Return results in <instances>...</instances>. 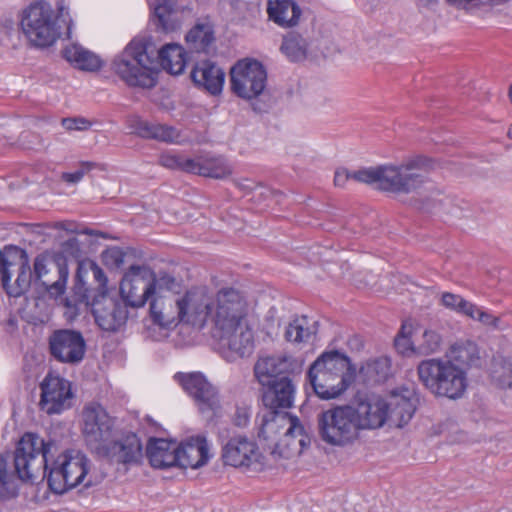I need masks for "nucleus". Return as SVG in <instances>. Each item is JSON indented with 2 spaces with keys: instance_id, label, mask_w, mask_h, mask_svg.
Segmentation results:
<instances>
[{
  "instance_id": "obj_1",
  "label": "nucleus",
  "mask_w": 512,
  "mask_h": 512,
  "mask_svg": "<svg viewBox=\"0 0 512 512\" xmlns=\"http://www.w3.org/2000/svg\"><path fill=\"white\" fill-rule=\"evenodd\" d=\"M52 442H45L35 433H25L14 451L15 473L20 480L33 481L42 475L54 494H63L84 482L89 460L79 451H66L48 467Z\"/></svg>"
},
{
  "instance_id": "obj_2",
  "label": "nucleus",
  "mask_w": 512,
  "mask_h": 512,
  "mask_svg": "<svg viewBox=\"0 0 512 512\" xmlns=\"http://www.w3.org/2000/svg\"><path fill=\"white\" fill-rule=\"evenodd\" d=\"M20 24L29 41L44 48L51 46L63 34L70 37L72 19L61 2L53 8L46 1H35L22 11Z\"/></svg>"
},
{
  "instance_id": "obj_3",
  "label": "nucleus",
  "mask_w": 512,
  "mask_h": 512,
  "mask_svg": "<svg viewBox=\"0 0 512 512\" xmlns=\"http://www.w3.org/2000/svg\"><path fill=\"white\" fill-rule=\"evenodd\" d=\"M355 378L350 358L338 350L323 352L309 367L306 379L322 400L338 398Z\"/></svg>"
},
{
  "instance_id": "obj_4",
  "label": "nucleus",
  "mask_w": 512,
  "mask_h": 512,
  "mask_svg": "<svg viewBox=\"0 0 512 512\" xmlns=\"http://www.w3.org/2000/svg\"><path fill=\"white\" fill-rule=\"evenodd\" d=\"M111 69L129 87H154L159 69L152 43L146 38H134L114 57Z\"/></svg>"
},
{
  "instance_id": "obj_5",
  "label": "nucleus",
  "mask_w": 512,
  "mask_h": 512,
  "mask_svg": "<svg viewBox=\"0 0 512 512\" xmlns=\"http://www.w3.org/2000/svg\"><path fill=\"white\" fill-rule=\"evenodd\" d=\"M431 167V160L416 156L401 165H380L365 169L360 173V180L364 184H375L379 190L409 194L422 186L424 176L417 170H427Z\"/></svg>"
},
{
  "instance_id": "obj_6",
  "label": "nucleus",
  "mask_w": 512,
  "mask_h": 512,
  "mask_svg": "<svg viewBox=\"0 0 512 512\" xmlns=\"http://www.w3.org/2000/svg\"><path fill=\"white\" fill-rule=\"evenodd\" d=\"M417 375L422 385L437 397L456 400L464 395L468 387L465 368L452 360H422L417 366Z\"/></svg>"
},
{
  "instance_id": "obj_7",
  "label": "nucleus",
  "mask_w": 512,
  "mask_h": 512,
  "mask_svg": "<svg viewBox=\"0 0 512 512\" xmlns=\"http://www.w3.org/2000/svg\"><path fill=\"white\" fill-rule=\"evenodd\" d=\"M317 426L320 438L333 446H346L359 436L352 405L335 406L320 412Z\"/></svg>"
},
{
  "instance_id": "obj_8",
  "label": "nucleus",
  "mask_w": 512,
  "mask_h": 512,
  "mask_svg": "<svg viewBox=\"0 0 512 512\" xmlns=\"http://www.w3.org/2000/svg\"><path fill=\"white\" fill-rule=\"evenodd\" d=\"M230 82L235 95L252 100L263 93L267 84V72L258 60L241 59L230 69Z\"/></svg>"
},
{
  "instance_id": "obj_9",
  "label": "nucleus",
  "mask_w": 512,
  "mask_h": 512,
  "mask_svg": "<svg viewBox=\"0 0 512 512\" xmlns=\"http://www.w3.org/2000/svg\"><path fill=\"white\" fill-rule=\"evenodd\" d=\"M246 302L240 292L234 288H223L218 291L216 308L210 317L214 324L213 336L227 333L232 328L247 324Z\"/></svg>"
},
{
  "instance_id": "obj_10",
  "label": "nucleus",
  "mask_w": 512,
  "mask_h": 512,
  "mask_svg": "<svg viewBox=\"0 0 512 512\" xmlns=\"http://www.w3.org/2000/svg\"><path fill=\"white\" fill-rule=\"evenodd\" d=\"M84 441L97 455L116 433L114 419L99 404L91 403L82 411Z\"/></svg>"
},
{
  "instance_id": "obj_11",
  "label": "nucleus",
  "mask_w": 512,
  "mask_h": 512,
  "mask_svg": "<svg viewBox=\"0 0 512 512\" xmlns=\"http://www.w3.org/2000/svg\"><path fill=\"white\" fill-rule=\"evenodd\" d=\"M153 270L145 265H132L120 282L121 299L132 308H140L153 297Z\"/></svg>"
},
{
  "instance_id": "obj_12",
  "label": "nucleus",
  "mask_w": 512,
  "mask_h": 512,
  "mask_svg": "<svg viewBox=\"0 0 512 512\" xmlns=\"http://www.w3.org/2000/svg\"><path fill=\"white\" fill-rule=\"evenodd\" d=\"M15 253L13 258L7 255L0 267L2 286L11 297L23 295L29 290L32 281H34L27 252L15 248Z\"/></svg>"
},
{
  "instance_id": "obj_13",
  "label": "nucleus",
  "mask_w": 512,
  "mask_h": 512,
  "mask_svg": "<svg viewBox=\"0 0 512 512\" xmlns=\"http://www.w3.org/2000/svg\"><path fill=\"white\" fill-rule=\"evenodd\" d=\"M34 282H40L47 293L57 298L64 294L69 275L66 260L46 253L38 254L33 261Z\"/></svg>"
},
{
  "instance_id": "obj_14",
  "label": "nucleus",
  "mask_w": 512,
  "mask_h": 512,
  "mask_svg": "<svg viewBox=\"0 0 512 512\" xmlns=\"http://www.w3.org/2000/svg\"><path fill=\"white\" fill-rule=\"evenodd\" d=\"M282 432L287 438H299L298 444L302 448L310 443L298 417L288 412L268 409L262 416L258 436L265 440H274Z\"/></svg>"
},
{
  "instance_id": "obj_15",
  "label": "nucleus",
  "mask_w": 512,
  "mask_h": 512,
  "mask_svg": "<svg viewBox=\"0 0 512 512\" xmlns=\"http://www.w3.org/2000/svg\"><path fill=\"white\" fill-rule=\"evenodd\" d=\"M48 350L56 361L75 366L83 361L87 345L80 331L64 328L50 334Z\"/></svg>"
},
{
  "instance_id": "obj_16",
  "label": "nucleus",
  "mask_w": 512,
  "mask_h": 512,
  "mask_svg": "<svg viewBox=\"0 0 512 512\" xmlns=\"http://www.w3.org/2000/svg\"><path fill=\"white\" fill-rule=\"evenodd\" d=\"M96 456L112 464L129 467L141 463L143 446L136 433L116 432Z\"/></svg>"
},
{
  "instance_id": "obj_17",
  "label": "nucleus",
  "mask_w": 512,
  "mask_h": 512,
  "mask_svg": "<svg viewBox=\"0 0 512 512\" xmlns=\"http://www.w3.org/2000/svg\"><path fill=\"white\" fill-rule=\"evenodd\" d=\"M174 379L194 399L201 413L214 414L220 409L218 390L201 372H178Z\"/></svg>"
},
{
  "instance_id": "obj_18",
  "label": "nucleus",
  "mask_w": 512,
  "mask_h": 512,
  "mask_svg": "<svg viewBox=\"0 0 512 512\" xmlns=\"http://www.w3.org/2000/svg\"><path fill=\"white\" fill-rule=\"evenodd\" d=\"M128 307L121 298L111 297L107 291L98 292L91 302L95 322L102 330L108 332H116L126 323Z\"/></svg>"
},
{
  "instance_id": "obj_19",
  "label": "nucleus",
  "mask_w": 512,
  "mask_h": 512,
  "mask_svg": "<svg viewBox=\"0 0 512 512\" xmlns=\"http://www.w3.org/2000/svg\"><path fill=\"white\" fill-rule=\"evenodd\" d=\"M39 407L48 415L60 414L71 407V383L59 375L48 373L40 383Z\"/></svg>"
},
{
  "instance_id": "obj_20",
  "label": "nucleus",
  "mask_w": 512,
  "mask_h": 512,
  "mask_svg": "<svg viewBox=\"0 0 512 512\" xmlns=\"http://www.w3.org/2000/svg\"><path fill=\"white\" fill-rule=\"evenodd\" d=\"M183 322L202 328L212 315L214 304L206 287H194L176 299Z\"/></svg>"
},
{
  "instance_id": "obj_21",
  "label": "nucleus",
  "mask_w": 512,
  "mask_h": 512,
  "mask_svg": "<svg viewBox=\"0 0 512 512\" xmlns=\"http://www.w3.org/2000/svg\"><path fill=\"white\" fill-rule=\"evenodd\" d=\"M302 363L290 355L266 356L254 365V376L259 383L278 381L283 376H291L301 371Z\"/></svg>"
},
{
  "instance_id": "obj_22",
  "label": "nucleus",
  "mask_w": 512,
  "mask_h": 512,
  "mask_svg": "<svg viewBox=\"0 0 512 512\" xmlns=\"http://www.w3.org/2000/svg\"><path fill=\"white\" fill-rule=\"evenodd\" d=\"M259 456L257 444L244 435L233 436L222 446L224 464L235 468H248L258 461Z\"/></svg>"
},
{
  "instance_id": "obj_23",
  "label": "nucleus",
  "mask_w": 512,
  "mask_h": 512,
  "mask_svg": "<svg viewBox=\"0 0 512 512\" xmlns=\"http://www.w3.org/2000/svg\"><path fill=\"white\" fill-rule=\"evenodd\" d=\"M214 337L218 339L222 354L228 360L243 358L253 352V331L248 324L232 328L231 331Z\"/></svg>"
},
{
  "instance_id": "obj_24",
  "label": "nucleus",
  "mask_w": 512,
  "mask_h": 512,
  "mask_svg": "<svg viewBox=\"0 0 512 512\" xmlns=\"http://www.w3.org/2000/svg\"><path fill=\"white\" fill-rule=\"evenodd\" d=\"M190 78L196 88L216 96L223 90L225 72L216 62L202 59L193 65Z\"/></svg>"
},
{
  "instance_id": "obj_25",
  "label": "nucleus",
  "mask_w": 512,
  "mask_h": 512,
  "mask_svg": "<svg viewBox=\"0 0 512 512\" xmlns=\"http://www.w3.org/2000/svg\"><path fill=\"white\" fill-rule=\"evenodd\" d=\"M263 405L272 410L288 409L293 406L296 387L291 377L283 376L278 381L259 383Z\"/></svg>"
},
{
  "instance_id": "obj_26",
  "label": "nucleus",
  "mask_w": 512,
  "mask_h": 512,
  "mask_svg": "<svg viewBox=\"0 0 512 512\" xmlns=\"http://www.w3.org/2000/svg\"><path fill=\"white\" fill-rule=\"evenodd\" d=\"M354 413L358 431L380 428L387 421L385 399L373 396L359 400L354 407Z\"/></svg>"
},
{
  "instance_id": "obj_27",
  "label": "nucleus",
  "mask_w": 512,
  "mask_h": 512,
  "mask_svg": "<svg viewBox=\"0 0 512 512\" xmlns=\"http://www.w3.org/2000/svg\"><path fill=\"white\" fill-rule=\"evenodd\" d=\"M149 312L152 322L163 329L175 328L180 322H183L180 306L176 304V299L171 297L164 295L153 297Z\"/></svg>"
},
{
  "instance_id": "obj_28",
  "label": "nucleus",
  "mask_w": 512,
  "mask_h": 512,
  "mask_svg": "<svg viewBox=\"0 0 512 512\" xmlns=\"http://www.w3.org/2000/svg\"><path fill=\"white\" fill-rule=\"evenodd\" d=\"M177 456L176 467L196 469L205 465L209 458L205 438L192 437L180 445L177 444Z\"/></svg>"
},
{
  "instance_id": "obj_29",
  "label": "nucleus",
  "mask_w": 512,
  "mask_h": 512,
  "mask_svg": "<svg viewBox=\"0 0 512 512\" xmlns=\"http://www.w3.org/2000/svg\"><path fill=\"white\" fill-rule=\"evenodd\" d=\"M146 454L152 467L166 469L176 467L178 460L177 443L165 439L152 438L146 447Z\"/></svg>"
},
{
  "instance_id": "obj_30",
  "label": "nucleus",
  "mask_w": 512,
  "mask_h": 512,
  "mask_svg": "<svg viewBox=\"0 0 512 512\" xmlns=\"http://www.w3.org/2000/svg\"><path fill=\"white\" fill-rule=\"evenodd\" d=\"M387 405V421L389 426L402 428L412 419L416 407L413 401L397 393H392L388 399H385Z\"/></svg>"
},
{
  "instance_id": "obj_31",
  "label": "nucleus",
  "mask_w": 512,
  "mask_h": 512,
  "mask_svg": "<svg viewBox=\"0 0 512 512\" xmlns=\"http://www.w3.org/2000/svg\"><path fill=\"white\" fill-rule=\"evenodd\" d=\"M267 12L269 19L282 27L297 25L302 13L300 7L293 0L269 1Z\"/></svg>"
},
{
  "instance_id": "obj_32",
  "label": "nucleus",
  "mask_w": 512,
  "mask_h": 512,
  "mask_svg": "<svg viewBox=\"0 0 512 512\" xmlns=\"http://www.w3.org/2000/svg\"><path fill=\"white\" fill-rule=\"evenodd\" d=\"M184 49L177 44H167L157 53V62L161 67L173 75H179L186 66Z\"/></svg>"
},
{
  "instance_id": "obj_33",
  "label": "nucleus",
  "mask_w": 512,
  "mask_h": 512,
  "mask_svg": "<svg viewBox=\"0 0 512 512\" xmlns=\"http://www.w3.org/2000/svg\"><path fill=\"white\" fill-rule=\"evenodd\" d=\"M153 22L158 29L165 33L179 28L180 21L176 10V0H157Z\"/></svg>"
},
{
  "instance_id": "obj_34",
  "label": "nucleus",
  "mask_w": 512,
  "mask_h": 512,
  "mask_svg": "<svg viewBox=\"0 0 512 512\" xmlns=\"http://www.w3.org/2000/svg\"><path fill=\"white\" fill-rule=\"evenodd\" d=\"M192 173L221 179L231 175L232 168L223 157H204L194 159Z\"/></svg>"
},
{
  "instance_id": "obj_35",
  "label": "nucleus",
  "mask_w": 512,
  "mask_h": 512,
  "mask_svg": "<svg viewBox=\"0 0 512 512\" xmlns=\"http://www.w3.org/2000/svg\"><path fill=\"white\" fill-rule=\"evenodd\" d=\"M457 365L465 368L466 367H478L480 366V355L477 345L470 341H458L451 346L450 358Z\"/></svg>"
},
{
  "instance_id": "obj_36",
  "label": "nucleus",
  "mask_w": 512,
  "mask_h": 512,
  "mask_svg": "<svg viewBox=\"0 0 512 512\" xmlns=\"http://www.w3.org/2000/svg\"><path fill=\"white\" fill-rule=\"evenodd\" d=\"M308 41L298 32L290 31L283 36L280 51L291 62H301L308 55Z\"/></svg>"
},
{
  "instance_id": "obj_37",
  "label": "nucleus",
  "mask_w": 512,
  "mask_h": 512,
  "mask_svg": "<svg viewBox=\"0 0 512 512\" xmlns=\"http://www.w3.org/2000/svg\"><path fill=\"white\" fill-rule=\"evenodd\" d=\"M63 57L81 70L96 71L101 67L99 57L79 45L66 47L63 50Z\"/></svg>"
},
{
  "instance_id": "obj_38",
  "label": "nucleus",
  "mask_w": 512,
  "mask_h": 512,
  "mask_svg": "<svg viewBox=\"0 0 512 512\" xmlns=\"http://www.w3.org/2000/svg\"><path fill=\"white\" fill-rule=\"evenodd\" d=\"M185 40L190 52L208 53L215 38L209 25L197 24L187 33Z\"/></svg>"
},
{
  "instance_id": "obj_39",
  "label": "nucleus",
  "mask_w": 512,
  "mask_h": 512,
  "mask_svg": "<svg viewBox=\"0 0 512 512\" xmlns=\"http://www.w3.org/2000/svg\"><path fill=\"white\" fill-rule=\"evenodd\" d=\"M136 130L141 137L163 142H174L179 138V133L174 127L158 123L138 121Z\"/></svg>"
},
{
  "instance_id": "obj_40",
  "label": "nucleus",
  "mask_w": 512,
  "mask_h": 512,
  "mask_svg": "<svg viewBox=\"0 0 512 512\" xmlns=\"http://www.w3.org/2000/svg\"><path fill=\"white\" fill-rule=\"evenodd\" d=\"M18 494L16 476L8 470L7 460L0 455V500H9Z\"/></svg>"
},
{
  "instance_id": "obj_41",
  "label": "nucleus",
  "mask_w": 512,
  "mask_h": 512,
  "mask_svg": "<svg viewBox=\"0 0 512 512\" xmlns=\"http://www.w3.org/2000/svg\"><path fill=\"white\" fill-rule=\"evenodd\" d=\"M491 378L500 388L512 387V363L502 357L494 358L491 367Z\"/></svg>"
},
{
  "instance_id": "obj_42",
  "label": "nucleus",
  "mask_w": 512,
  "mask_h": 512,
  "mask_svg": "<svg viewBox=\"0 0 512 512\" xmlns=\"http://www.w3.org/2000/svg\"><path fill=\"white\" fill-rule=\"evenodd\" d=\"M443 338L433 329H427L422 334L421 341L416 345L415 354L428 356L439 352L442 348Z\"/></svg>"
},
{
  "instance_id": "obj_43",
  "label": "nucleus",
  "mask_w": 512,
  "mask_h": 512,
  "mask_svg": "<svg viewBox=\"0 0 512 512\" xmlns=\"http://www.w3.org/2000/svg\"><path fill=\"white\" fill-rule=\"evenodd\" d=\"M441 303L448 309L473 317V311H476V305L465 300L463 297L450 292H445L441 296Z\"/></svg>"
},
{
  "instance_id": "obj_44",
  "label": "nucleus",
  "mask_w": 512,
  "mask_h": 512,
  "mask_svg": "<svg viewBox=\"0 0 512 512\" xmlns=\"http://www.w3.org/2000/svg\"><path fill=\"white\" fill-rule=\"evenodd\" d=\"M307 325V317L296 318L293 320L285 331V339L289 342L300 343L308 341L312 335V331Z\"/></svg>"
},
{
  "instance_id": "obj_45",
  "label": "nucleus",
  "mask_w": 512,
  "mask_h": 512,
  "mask_svg": "<svg viewBox=\"0 0 512 512\" xmlns=\"http://www.w3.org/2000/svg\"><path fill=\"white\" fill-rule=\"evenodd\" d=\"M391 362L387 357H379L367 363L365 370L374 382H384L390 374ZM364 370V368H362Z\"/></svg>"
},
{
  "instance_id": "obj_46",
  "label": "nucleus",
  "mask_w": 512,
  "mask_h": 512,
  "mask_svg": "<svg viewBox=\"0 0 512 512\" xmlns=\"http://www.w3.org/2000/svg\"><path fill=\"white\" fill-rule=\"evenodd\" d=\"M153 295H162L164 291L177 292L180 288V283L174 276L167 272L160 271L156 276L153 272Z\"/></svg>"
},
{
  "instance_id": "obj_47",
  "label": "nucleus",
  "mask_w": 512,
  "mask_h": 512,
  "mask_svg": "<svg viewBox=\"0 0 512 512\" xmlns=\"http://www.w3.org/2000/svg\"><path fill=\"white\" fill-rule=\"evenodd\" d=\"M159 163L168 169L192 173L194 159L185 158L181 155L163 154L159 158Z\"/></svg>"
},
{
  "instance_id": "obj_48",
  "label": "nucleus",
  "mask_w": 512,
  "mask_h": 512,
  "mask_svg": "<svg viewBox=\"0 0 512 512\" xmlns=\"http://www.w3.org/2000/svg\"><path fill=\"white\" fill-rule=\"evenodd\" d=\"M98 167V164L90 161H82L79 164V169L75 172H63L61 175V179L68 184H76L84 177L92 169Z\"/></svg>"
},
{
  "instance_id": "obj_49",
  "label": "nucleus",
  "mask_w": 512,
  "mask_h": 512,
  "mask_svg": "<svg viewBox=\"0 0 512 512\" xmlns=\"http://www.w3.org/2000/svg\"><path fill=\"white\" fill-rule=\"evenodd\" d=\"M125 253L118 247L105 250L102 253L103 263L110 268H120L124 263Z\"/></svg>"
},
{
  "instance_id": "obj_50",
  "label": "nucleus",
  "mask_w": 512,
  "mask_h": 512,
  "mask_svg": "<svg viewBox=\"0 0 512 512\" xmlns=\"http://www.w3.org/2000/svg\"><path fill=\"white\" fill-rule=\"evenodd\" d=\"M366 168L359 169L357 171L350 172L345 168H340L336 170L335 176H334V183L338 187H345L346 183L349 180H354L359 183H363V181L360 180V173L365 172Z\"/></svg>"
},
{
  "instance_id": "obj_51",
  "label": "nucleus",
  "mask_w": 512,
  "mask_h": 512,
  "mask_svg": "<svg viewBox=\"0 0 512 512\" xmlns=\"http://www.w3.org/2000/svg\"><path fill=\"white\" fill-rule=\"evenodd\" d=\"M251 409L247 405H236L232 423L237 427H246L250 421Z\"/></svg>"
},
{
  "instance_id": "obj_52",
  "label": "nucleus",
  "mask_w": 512,
  "mask_h": 512,
  "mask_svg": "<svg viewBox=\"0 0 512 512\" xmlns=\"http://www.w3.org/2000/svg\"><path fill=\"white\" fill-rule=\"evenodd\" d=\"M61 124L68 131H84L91 126V122L83 117L63 118Z\"/></svg>"
},
{
  "instance_id": "obj_53",
  "label": "nucleus",
  "mask_w": 512,
  "mask_h": 512,
  "mask_svg": "<svg viewBox=\"0 0 512 512\" xmlns=\"http://www.w3.org/2000/svg\"><path fill=\"white\" fill-rule=\"evenodd\" d=\"M394 346L404 356L415 353L416 346L413 345L408 335H397L394 339Z\"/></svg>"
},
{
  "instance_id": "obj_54",
  "label": "nucleus",
  "mask_w": 512,
  "mask_h": 512,
  "mask_svg": "<svg viewBox=\"0 0 512 512\" xmlns=\"http://www.w3.org/2000/svg\"><path fill=\"white\" fill-rule=\"evenodd\" d=\"M471 318L478 320L486 326L499 328L500 319L493 316L492 314L487 313L486 311L481 310L478 306H476V311H473V317Z\"/></svg>"
},
{
  "instance_id": "obj_55",
  "label": "nucleus",
  "mask_w": 512,
  "mask_h": 512,
  "mask_svg": "<svg viewBox=\"0 0 512 512\" xmlns=\"http://www.w3.org/2000/svg\"><path fill=\"white\" fill-rule=\"evenodd\" d=\"M61 250L64 254L72 257L79 258L81 256V248L79 240L76 237H71L61 244Z\"/></svg>"
},
{
  "instance_id": "obj_56",
  "label": "nucleus",
  "mask_w": 512,
  "mask_h": 512,
  "mask_svg": "<svg viewBox=\"0 0 512 512\" xmlns=\"http://www.w3.org/2000/svg\"><path fill=\"white\" fill-rule=\"evenodd\" d=\"M54 227L56 229H61V230H65L67 232H70V233H76V234H88V235H91V231L90 230H79L78 229V224L73 222V221H60V222H56Z\"/></svg>"
},
{
  "instance_id": "obj_57",
  "label": "nucleus",
  "mask_w": 512,
  "mask_h": 512,
  "mask_svg": "<svg viewBox=\"0 0 512 512\" xmlns=\"http://www.w3.org/2000/svg\"><path fill=\"white\" fill-rule=\"evenodd\" d=\"M91 271L93 273L94 279L98 283L100 289L99 292L106 291L107 277L104 271L96 263L91 264Z\"/></svg>"
},
{
  "instance_id": "obj_58",
  "label": "nucleus",
  "mask_w": 512,
  "mask_h": 512,
  "mask_svg": "<svg viewBox=\"0 0 512 512\" xmlns=\"http://www.w3.org/2000/svg\"><path fill=\"white\" fill-rule=\"evenodd\" d=\"M64 305L65 307H67L70 311L71 314H76L77 313V305L75 302H73L72 300H70L69 298H66L64 300Z\"/></svg>"
},
{
  "instance_id": "obj_59",
  "label": "nucleus",
  "mask_w": 512,
  "mask_h": 512,
  "mask_svg": "<svg viewBox=\"0 0 512 512\" xmlns=\"http://www.w3.org/2000/svg\"><path fill=\"white\" fill-rule=\"evenodd\" d=\"M91 298V296L88 294V291L86 290L85 293L81 294L78 296V300L80 302H83V301H89V299Z\"/></svg>"
},
{
  "instance_id": "obj_60",
  "label": "nucleus",
  "mask_w": 512,
  "mask_h": 512,
  "mask_svg": "<svg viewBox=\"0 0 512 512\" xmlns=\"http://www.w3.org/2000/svg\"><path fill=\"white\" fill-rule=\"evenodd\" d=\"M419 3L423 6H428L429 4L435 3L437 0H418Z\"/></svg>"
},
{
  "instance_id": "obj_61",
  "label": "nucleus",
  "mask_w": 512,
  "mask_h": 512,
  "mask_svg": "<svg viewBox=\"0 0 512 512\" xmlns=\"http://www.w3.org/2000/svg\"><path fill=\"white\" fill-rule=\"evenodd\" d=\"M408 334H409V332L408 333L406 332V326L403 325L397 335H408Z\"/></svg>"
},
{
  "instance_id": "obj_62",
  "label": "nucleus",
  "mask_w": 512,
  "mask_h": 512,
  "mask_svg": "<svg viewBox=\"0 0 512 512\" xmlns=\"http://www.w3.org/2000/svg\"><path fill=\"white\" fill-rule=\"evenodd\" d=\"M92 485H93V483H92L90 480H88V481L84 482V487H85V488H89V487H91Z\"/></svg>"
},
{
  "instance_id": "obj_63",
  "label": "nucleus",
  "mask_w": 512,
  "mask_h": 512,
  "mask_svg": "<svg viewBox=\"0 0 512 512\" xmlns=\"http://www.w3.org/2000/svg\"><path fill=\"white\" fill-rule=\"evenodd\" d=\"M507 136L512 139V125L510 126V128L508 129V132H507Z\"/></svg>"
},
{
  "instance_id": "obj_64",
  "label": "nucleus",
  "mask_w": 512,
  "mask_h": 512,
  "mask_svg": "<svg viewBox=\"0 0 512 512\" xmlns=\"http://www.w3.org/2000/svg\"><path fill=\"white\" fill-rule=\"evenodd\" d=\"M509 98H510V100L512 102V84L509 87Z\"/></svg>"
}]
</instances>
